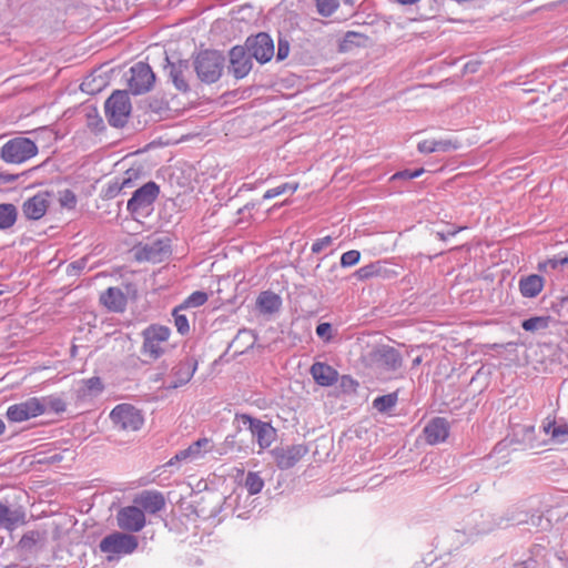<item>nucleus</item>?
Listing matches in <instances>:
<instances>
[{
	"label": "nucleus",
	"mask_w": 568,
	"mask_h": 568,
	"mask_svg": "<svg viewBox=\"0 0 568 568\" xmlns=\"http://www.w3.org/2000/svg\"><path fill=\"white\" fill-rule=\"evenodd\" d=\"M462 527L447 536L453 549L457 550L464 545L473 544L477 537L486 535L494 529V523L489 515L480 510L467 514L462 521Z\"/></svg>",
	"instance_id": "f257e3e1"
},
{
	"label": "nucleus",
	"mask_w": 568,
	"mask_h": 568,
	"mask_svg": "<svg viewBox=\"0 0 568 568\" xmlns=\"http://www.w3.org/2000/svg\"><path fill=\"white\" fill-rule=\"evenodd\" d=\"M193 67L201 82L212 84L222 77L225 58L220 51L203 50L194 58Z\"/></svg>",
	"instance_id": "f03ea898"
},
{
	"label": "nucleus",
	"mask_w": 568,
	"mask_h": 568,
	"mask_svg": "<svg viewBox=\"0 0 568 568\" xmlns=\"http://www.w3.org/2000/svg\"><path fill=\"white\" fill-rule=\"evenodd\" d=\"M171 329L163 325H150L142 331V355L152 361L160 358L168 348Z\"/></svg>",
	"instance_id": "7ed1b4c3"
},
{
	"label": "nucleus",
	"mask_w": 568,
	"mask_h": 568,
	"mask_svg": "<svg viewBox=\"0 0 568 568\" xmlns=\"http://www.w3.org/2000/svg\"><path fill=\"white\" fill-rule=\"evenodd\" d=\"M138 546L139 541L134 535L120 531L105 536L99 544L100 550L106 554L109 561L134 552Z\"/></svg>",
	"instance_id": "20e7f679"
},
{
	"label": "nucleus",
	"mask_w": 568,
	"mask_h": 568,
	"mask_svg": "<svg viewBox=\"0 0 568 568\" xmlns=\"http://www.w3.org/2000/svg\"><path fill=\"white\" fill-rule=\"evenodd\" d=\"M105 116L110 125L123 128L131 114L132 105L126 91H114L104 103Z\"/></svg>",
	"instance_id": "39448f33"
},
{
	"label": "nucleus",
	"mask_w": 568,
	"mask_h": 568,
	"mask_svg": "<svg viewBox=\"0 0 568 568\" xmlns=\"http://www.w3.org/2000/svg\"><path fill=\"white\" fill-rule=\"evenodd\" d=\"M368 359L372 367L381 375H386L387 378L390 377V374L399 371L403 365L399 352L388 345L374 348L369 352Z\"/></svg>",
	"instance_id": "423d86ee"
},
{
	"label": "nucleus",
	"mask_w": 568,
	"mask_h": 568,
	"mask_svg": "<svg viewBox=\"0 0 568 568\" xmlns=\"http://www.w3.org/2000/svg\"><path fill=\"white\" fill-rule=\"evenodd\" d=\"M38 153L37 144L29 138L18 136L7 141L0 152V158L7 163L21 164Z\"/></svg>",
	"instance_id": "0eeeda50"
},
{
	"label": "nucleus",
	"mask_w": 568,
	"mask_h": 568,
	"mask_svg": "<svg viewBox=\"0 0 568 568\" xmlns=\"http://www.w3.org/2000/svg\"><path fill=\"white\" fill-rule=\"evenodd\" d=\"M110 419L114 428L123 432L139 430L144 423L141 410L130 404L116 405L110 413Z\"/></svg>",
	"instance_id": "6e6552de"
},
{
	"label": "nucleus",
	"mask_w": 568,
	"mask_h": 568,
	"mask_svg": "<svg viewBox=\"0 0 568 568\" xmlns=\"http://www.w3.org/2000/svg\"><path fill=\"white\" fill-rule=\"evenodd\" d=\"M133 252L139 262L161 263L171 255L170 240L168 237L149 240L136 245Z\"/></svg>",
	"instance_id": "1a4fd4ad"
},
{
	"label": "nucleus",
	"mask_w": 568,
	"mask_h": 568,
	"mask_svg": "<svg viewBox=\"0 0 568 568\" xmlns=\"http://www.w3.org/2000/svg\"><path fill=\"white\" fill-rule=\"evenodd\" d=\"M239 420L247 430L258 446L264 449L272 445L276 437V430L266 422H262L246 414L236 415Z\"/></svg>",
	"instance_id": "9d476101"
},
{
	"label": "nucleus",
	"mask_w": 568,
	"mask_h": 568,
	"mask_svg": "<svg viewBox=\"0 0 568 568\" xmlns=\"http://www.w3.org/2000/svg\"><path fill=\"white\" fill-rule=\"evenodd\" d=\"M128 74L129 89L135 95L149 92L154 85L155 74L145 62L133 64Z\"/></svg>",
	"instance_id": "9b49d317"
},
{
	"label": "nucleus",
	"mask_w": 568,
	"mask_h": 568,
	"mask_svg": "<svg viewBox=\"0 0 568 568\" xmlns=\"http://www.w3.org/2000/svg\"><path fill=\"white\" fill-rule=\"evenodd\" d=\"M160 187L155 182H148L134 191L132 197L128 201L126 209L130 213L135 214L150 207L156 200Z\"/></svg>",
	"instance_id": "f8f14e48"
},
{
	"label": "nucleus",
	"mask_w": 568,
	"mask_h": 568,
	"mask_svg": "<svg viewBox=\"0 0 568 568\" xmlns=\"http://www.w3.org/2000/svg\"><path fill=\"white\" fill-rule=\"evenodd\" d=\"M42 414V402L40 398L31 397L24 402L9 406L6 416L10 422L21 423Z\"/></svg>",
	"instance_id": "ddd939ff"
},
{
	"label": "nucleus",
	"mask_w": 568,
	"mask_h": 568,
	"mask_svg": "<svg viewBox=\"0 0 568 568\" xmlns=\"http://www.w3.org/2000/svg\"><path fill=\"white\" fill-rule=\"evenodd\" d=\"M245 47L253 58L260 63L268 62L274 55V43L272 38L261 32L246 39Z\"/></svg>",
	"instance_id": "4468645a"
},
{
	"label": "nucleus",
	"mask_w": 568,
	"mask_h": 568,
	"mask_svg": "<svg viewBox=\"0 0 568 568\" xmlns=\"http://www.w3.org/2000/svg\"><path fill=\"white\" fill-rule=\"evenodd\" d=\"M116 521L122 530L138 532L145 526V515L138 506H126L118 511Z\"/></svg>",
	"instance_id": "2eb2a0df"
},
{
	"label": "nucleus",
	"mask_w": 568,
	"mask_h": 568,
	"mask_svg": "<svg viewBox=\"0 0 568 568\" xmlns=\"http://www.w3.org/2000/svg\"><path fill=\"white\" fill-rule=\"evenodd\" d=\"M230 65L229 72L234 75L235 79L245 78L252 69V55L247 51L246 47L236 45L230 51Z\"/></svg>",
	"instance_id": "dca6fc26"
},
{
	"label": "nucleus",
	"mask_w": 568,
	"mask_h": 568,
	"mask_svg": "<svg viewBox=\"0 0 568 568\" xmlns=\"http://www.w3.org/2000/svg\"><path fill=\"white\" fill-rule=\"evenodd\" d=\"M308 449L303 444L276 448L273 452L275 463L280 469H290L295 466L306 454Z\"/></svg>",
	"instance_id": "f3484780"
},
{
	"label": "nucleus",
	"mask_w": 568,
	"mask_h": 568,
	"mask_svg": "<svg viewBox=\"0 0 568 568\" xmlns=\"http://www.w3.org/2000/svg\"><path fill=\"white\" fill-rule=\"evenodd\" d=\"M49 205L50 193L47 191H40L23 202L22 213L26 219L37 221L47 213Z\"/></svg>",
	"instance_id": "a211bd4d"
},
{
	"label": "nucleus",
	"mask_w": 568,
	"mask_h": 568,
	"mask_svg": "<svg viewBox=\"0 0 568 568\" xmlns=\"http://www.w3.org/2000/svg\"><path fill=\"white\" fill-rule=\"evenodd\" d=\"M169 69V77L172 80L176 90L185 93L190 90L189 77L191 75L190 63L187 60H179L178 62H170L169 57H165Z\"/></svg>",
	"instance_id": "6ab92c4d"
},
{
	"label": "nucleus",
	"mask_w": 568,
	"mask_h": 568,
	"mask_svg": "<svg viewBox=\"0 0 568 568\" xmlns=\"http://www.w3.org/2000/svg\"><path fill=\"white\" fill-rule=\"evenodd\" d=\"M426 442L430 445L443 443L449 435V424L443 417L433 418L424 428Z\"/></svg>",
	"instance_id": "aec40b11"
},
{
	"label": "nucleus",
	"mask_w": 568,
	"mask_h": 568,
	"mask_svg": "<svg viewBox=\"0 0 568 568\" xmlns=\"http://www.w3.org/2000/svg\"><path fill=\"white\" fill-rule=\"evenodd\" d=\"M134 503L149 514H156L165 507V499L162 493L158 490H144L135 499Z\"/></svg>",
	"instance_id": "412c9836"
},
{
	"label": "nucleus",
	"mask_w": 568,
	"mask_h": 568,
	"mask_svg": "<svg viewBox=\"0 0 568 568\" xmlns=\"http://www.w3.org/2000/svg\"><path fill=\"white\" fill-rule=\"evenodd\" d=\"M310 373L321 386H332L338 379V373L328 364L316 362L311 366Z\"/></svg>",
	"instance_id": "4be33fe9"
},
{
	"label": "nucleus",
	"mask_w": 568,
	"mask_h": 568,
	"mask_svg": "<svg viewBox=\"0 0 568 568\" xmlns=\"http://www.w3.org/2000/svg\"><path fill=\"white\" fill-rule=\"evenodd\" d=\"M24 521L26 514L21 507L10 508L0 503V528L12 530Z\"/></svg>",
	"instance_id": "5701e85b"
},
{
	"label": "nucleus",
	"mask_w": 568,
	"mask_h": 568,
	"mask_svg": "<svg viewBox=\"0 0 568 568\" xmlns=\"http://www.w3.org/2000/svg\"><path fill=\"white\" fill-rule=\"evenodd\" d=\"M100 302L110 311L123 312L126 306V296L119 287H109L100 296Z\"/></svg>",
	"instance_id": "b1692460"
},
{
	"label": "nucleus",
	"mask_w": 568,
	"mask_h": 568,
	"mask_svg": "<svg viewBox=\"0 0 568 568\" xmlns=\"http://www.w3.org/2000/svg\"><path fill=\"white\" fill-rule=\"evenodd\" d=\"M196 365L195 361L186 359L175 366L173 369L174 381L171 382L169 388H178L189 383L196 371Z\"/></svg>",
	"instance_id": "393cba45"
},
{
	"label": "nucleus",
	"mask_w": 568,
	"mask_h": 568,
	"mask_svg": "<svg viewBox=\"0 0 568 568\" xmlns=\"http://www.w3.org/2000/svg\"><path fill=\"white\" fill-rule=\"evenodd\" d=\"M544 277L537 274H530L519 280V291L524 297H536L544 287Z\"/></svg>",
	"instance_id": "a878e982"
},
{
	"label": "nucleus",
	"mask_w": 568,
	"mask_h": 568,
	"mask_svg": "<svg viewBox=\"0 0 568 568\" xmlns=\"http://www.w3.org/2000/svg\"><path fill=\"white\" fill-rule=\"evenodd\" d=\"M257 306L263 313H274L281 306V297L270 291L262 292L257 297Z\"/></svg>",
	"instance_id": "bb28decb"
},
{
	"label": "nucleus",
	"mask_w": 568,
	"mask_h": 568,
	"mask_svg": "<svg viewBox=\"0 0 568 568\" xmlns=\"http://www.w3.org/2000/svg\"><path fill=\"white\" fill-rule=\"evenodd\" d=\"M18 216L17 207L11 203L0 204V230H8L14 225Z\"/></svg>",
	"instance_id": "cd10ccee"
},
{
	"label": "nucleus",
	"mask_w": 568,
	"mask_h": 568,
	"mask_svg": "<svg viewBox=\"0 0 568 568\" xmlns=\"http://www.w3.org/2000/svg\"><path fill=\"white\" fill-rule=\"evenodd\" d=\"M544 429L546 434H549L551 439L556 443L564 444L568 442V425H556V423H548V425L544 426Z\"/></svg>",
	"instance_id": "c85d7f7f"
},
{
	"label": "nucleus",
	"mask_w": 568,
	"mask_h": 568,
	"mask_svg": "<svg viewBox=\"0 0 568 568\" xmlns=\"http://www.w3.org/2000/svg\"><path fill=\"white\" fill-rule=\"evenodd\" d=\"M244 487L250 495H256L263 489L264 480L258 473L248 471L244 480Z\"/></svg>",
	"instance_id": "c756f323"
},
{
	"label": "nucleus",
	"mask_w": 568,
	"mask_h": 568,
	"mask_svg": "<svg viewBox=\"0 0 568 568\" xmlns=\"http://www.w3.org/2000/svg\"><path fill=\"white\" fill-rule=\"evenodd\" d=\"M397 399V393L378 396L373 400V407L382 413L388 412L396 405Z\"/></svg>",
	"instance_id": "7c9ffc66"
},
{
	"label": "nucleus",
	"mask_w": 568,
	"mask_h": 568,
	"mask_svg": "<svg viewBox=\"0 0 568 568\" xmlns=\"http://www.w3.org/2000/svg\"><path fill=\"white\" fill-rule=\"evenodd\" d=\"M40 400L42 402L43 413L51 410L59 414L63 413L67 408L65 402L59 396L42 397Z\"/></svg>",
	"instance_id": "2f4dec72"
},
{
	"label": "nucleus",
	"mask_w": 568,
	"mask_h": 568,
	"mask_svg": "<svg viewBox=\"0 0 568 568\" xmlns=\"http://www.w3.org/2000/svg\"><path fill=\"white\" fill-rule=\"evenodd\" d=\"M568 264V254L561 256L556 255L551 258H548L547 261L540 262L538 264V270L540 272H547L548 270H556L559 266H564Z\"/></svg>",
	"instance_id": "473e14b6"
},
{
	"label": "nucleus",
	"mask_w": 568,
	"mask_h": 568,
	"mask_svg": "<svg viewBox=\"0 0 568 568\" xmlns=\"http://www.w3.org/2000/svg\"><path fill=\"white\" fill-rule=\"evenodd\" d=\"M547 326L548 318L542 316L527 318L521 324V327L527 332H536L539 329L547 328Z\"/></svg>",
	"instance_id": "72a5a7b5"
},
{
	"label": "nucleus",
	"mask_w": 568,
	"mask_h": 568,
	"mask_svg": "<svg viewBox=\"0 0 568 568\" xmlns=\"http://www.w3.org/2000/svg\"><path fill=\"white\" fill-rule=\"evenodd\" d=\"M297 187H298L297 183H283L276 187L267 190L264 193L263 199H265V200L273 199V197H276V196L287 193V192L294 193L297 190Z\"/></svg>",
	"instance_id": "f704fd0d"
},
{
	"label": "nucleus",
	"mask_w": 568,
	"mask_h": 568,
	"mask_svg": "<svg viewBox=\"0 0 568 568\" xmlns=\"http://www.w3.org/2000/svg\"><path fill=\"white\" fill-rule=\"evenodd\" d=\"M184 306H180L173 311L174 325L181 335H185L190 331L189 320L185 315L181 314V310Z\"/></svg>",
	"instance_id": "c9c22d12"
},
{
	"label": "nucleus",
	"mask_w": 568,
	"mask_h": 568,
	"mask_svg": "<svg viewBox=\"0 0 568 568\" xmlns=\"http://www.w3.org/2000/svg\"><path fill=\"white\" fill-rule=\"evenodd\" d=\"M338 0H316L317 12L323 17L332 16L338 8Z\"/></svg>",
	"instance_id": "e433bc0d"
},
{
	"label": "nucleus",
	"mask_w": 568,
	"mask_h": 568,
	"mask_svg": "<svg viewBox=\"0 0 568 568\" xmlns=\"http://www.w3.org/2000/svg\"><path fill=\"white\" fill-rule=\"evenodd\" d=\"M211 440L207 438H200L194 442L192 445L187 447V449L192 450V460H195L202 457V452H207L210 449Z\"/></svg>",
	"instance_id": "4c0bfd02"
},
{
	"label": "nucleus",
	"mask_w": 568,
	"mask_h": 568,
	"mask_svg": "<svg viewBox=\"0 0 568 568\" xmlns=\"http://www.w3.org/2000/svg\"><path fill=\"white\" fill-rule=\"evenodd\" d=\"M207 301V295L204 292L196 291L192 293L184 302V307H197Z\"/></svg>",
	"instance_id": "58836bf2"
},
{
	"label": "nucleus",
	"mask_w": 568,
	"mask_h": 568,
	"mask_svg": "<svg viewBox=\"0 0 568 568\" xmlns=\"http://www.w3.org/2000/svg\"><path fill=\"white\" fill-rule=\"evenodd\" d=\"M361 258V253L356 250H351L343 253L341 257V265L343 267H349L358 263Z\"/></svg>",
	"instance_id": "ea45409f"
},
{
	"label": "nucleus",
	"mask_w": 568,
	"mask_h": 568,
	"mask_svg": "<svg viewBox=\"0 0 568 568\" xmlns=\"http://www.w3.org/2000/svg\"><path fill=\"white\" fill-rule=\"evenodd\" d=\"M436 152H447L459 148V142L453 139L435 140Z\"/></svg>",
	"instance_id": "a19ab883"
},
{
	"label": "nucleus",
	"mask_w": 568,
	"mask_h": 568,
	"mask_svg": "<svg viewBox=\"0 0 568 568\" xmlns=\"http://www.w3.org/2000/svg\"><path fill=\"white\" fill-rule=\"evenodd\" d=\"M60 204L67 209H73L77 204L75 194L71 190H63L60 192Z\"/></svg>",
	"instance_id": "79ce46f5"
},
{
	"label": "nucleus",
	"mask_w": 568,
	"mask_h": 568,
	"mask_svg": "<svg viewBox=\"0 0 568 568\" xmlns=\"http://www.w3.org/2000/svg\"><path fill=\"white\" fill-rule=\"evenodd\" d=\"M122 190L123 189L119 182V178H114L109 182L106 189L103 191V194L105 199H113L118 196Z\"/></svg>",
	"instance_id": "37998d69"
},
{
	"label": "nucleus",
	"mask_w": 568,
	"mask_h": 568,
	"mask_svg": "<svg viewBox=\"0 0 568 568\" xmlns=\"http://www.w3.org/2000/svg\"><path fill=\"white\" fill-rule=\"evenodd\" d=\"M139 173L136 170H128L123 176L119 178V182L122 189H131L134 186V182L138 179Z\"/></svg>",
	"instance_id": "c03bdc74"
},
{
	"label": "nucleus",
	"mask_w": 568,
	"mask_h": 568,
	"mask_svg": "<svg viewBox=\"0 0 568 568\" xmlns=\"http://www.w3.org/2000/svg\"><path fill=\"white\" fill-rule=\"evenodd\" d=\"M377 273V267L376 265L374 264H369V265H365L361 268H358L356 272H355V276L358 278V280H366V278H369L372 277L373 275H375Z\"/></svg>",
	"instance_id": "a18cd8bd"
},
{
	"label": "nucleus",
	"mask_w": 568,
	"mask_h": 568,
	"mask_svg": "<svg viewBox=\"0 0 568 568\" xmlns=\"http://www.w3.org/2000/svg\"><path fill=\"white\" fill-rule=\"evenodd\" d=\"M88 126L92 130H99L102 128L103 121L99 116L97 109H92L88 114Z\"/></svg>",
	"instance_id": "49530a36"
},
{
	"label": "nucleus",
	"mask_w": 568,
	"mask_h": 568,
	"mask_svg": "<svg viewBox=\"0 0 568 568\" xmlns=\"http://www.w3.org/2000/svg\"><path fill=\"white\" fill-rule=\"evenodd\" d=\"M185 460H192V450L191 449H183L176 453L169 462L168 466H173L176 463L185 462Z\"/></svg>",
	"instance_id": "de8ad7c7"
},
{
	"label": "nucleus",
	"mask_w": 568,
	"mask_h": 568,
	"mask_svg": "<svg viewBox=\"0 0 568 568\" xmlns=\"http://www.w3.org/2000/svg\"><path fill=\"white\" fill-rule=\"evenodd\" d=\"M333 327L329 323H321L316 327V334L324 341H331Z\"/></svg>",
	"instance_id": "09e8293b"
},
{
	"label": "nucleus",
	"mask_w": 568,
	"mask_h": 568,
	"mask_svg": "<svg viewBox=\"0 0 568 568\" xmlns=\"http://www.w3.org/2000/svg\"><path fill=\"white\" fill-rule=\"evenodd\" d=\"M85 386L90 394H99L103 389V384L99 377H91L85 381Z\"/></svg>",
	"instance_id": "8fccbe9b"
},
{
	"label": "nucleus",
	"mask_w": 568,
	"mask_h": 568,
	"mask_svg": "<svg viewBox=\"0 0 568 568\" xmlns=\"http://www.w3.org/2000/svg\"><path fill=\"white\" fill-rule=\"evenodd\" d=\"M87 263H88V258L87 257L79 258V260L70 263L67 266V273L69 275H75L78 272H80V271L85 268Z\"/></svg>",
	"instance_id": "3c124183"
},
{
	"label": "nucleus",
	"mask_w": 568,
	"mask_h": 568,
	"mask_svg": "<svg viewBox=\"0 0 568 568\" xmlns=\"http://www.w3.org/2000/svg\"><path fill=\"white\" fill-rule=\"evenodd\" d=\"M290 53V43L286 40L280 39L277 43L276 60L283 61Z\"/></svg>",
	"instance_id": "603ef678"
},
{
	"label": "nucleus",
	"mask_w": 568,
	"mask_h": 568,
	"mask_svg": "<svg viewBox=\"0 0 568 568\" xmlns=\"http://www.w3.org/2000/svg\"><path fill=\"white\" fill-rule=\"evenodd\" d=\"M333 239L331 236H324L322 239H318L312 244V252L316 254L321 253L324 248L331 245Z\"/></svg>",
	"instance_id": "864d4df0"
},
{
	"label": "nucleus",
	"mask_w": 568,
	"mask_h": 568,
	"mask_svg": "<svg viewBox=\"0 0 568 568\" xmlns=\"http://www.w3.org/2000/svg\"><path fill=\"white\" fill-rule=\"evenodd\" d=\"M417 149L420 153L436 152L435 140H425L418 143Z\"/></svg>",
	"instance_id": "5fc2aeb1"
},
{
	"label": "nucleus",
	"mask_w": 568,
	"mask_h": 568,
	"mask_svg": "<svg viewBox=\"0 0 568 568\" xmlns=\"http://www.w3.org/2000/svg\"><path fill=\"white\" fill-rule=\"evenodd\" d=\"M235 445V436L234 435H229L226 436L224 443L222 444V446L217 449V453L219 454H226L229 453L230 450L233 449Z\"/></svg>",
	"instance_id": "6e6d98bb"
},
{
	"label": "nucleus",
	"mask_w": 568,
	"mask_h": 568,
	"mask_svg": "<svg viewBox=\"0 0 568 568\" xmlns=\"http://www.w3.org/2000/svg\"><path fill=\"white\" fill-rule=\"evenodd\" d=\"M342 387L346 390H355L358 386V383L354 381L351 376L344 375L342 377Z\"/></svg>",
	"instance_id": "4d7b16f0"
},
{
	"label": "nucleus",
	"mask_w": 568,
	"mask_h": 568,
	"mask_svg": "<svg viewBox=\"0 0 568 568\" xmlns=\"http://www.w3.org/2000/svg\"><path fill=\"white\" fill-rule=\"evenodd\" d=\"M18 174L7 173L3 171H0V186L9 183H13L18 180Z\"/></svg>",
	"instance_id": "13d9d810"
},
{
	"label": "nucleus",
	"mask_w": 568,
	"mask_h": 568,
	"mask_svg": "<svg viewBox=\"0 0 568 568\" xmlns=\"http://www.w3.org/2000/svg\"><path fill=\"white\" fill-rule=\"evenodd\" d=\"M390 179L393 181H395V180H410V171L409 170H404V171L396 172Z\"/></svg>",
	"instance_id": "bf43d9fd"
},
{
	"label": "nucleus",
	"mask_w": 568,
	"mask_h": 568,
	"mask_svg": "<svg viewBox=\"0 0 568 568\" xmlns=\"http://www.w3.org/2000/svg\"><path fill=\"white\" fill-rule=\"evenodd\" d=\"M361 36L355 32H347L345 36V42H353V39L359 38Z\"/></svg>",
	"instance_id": "052dcab7"
},
{
	"label": "nucleus",
	"mask_w": 568,
	"mask_h": 568,
	"mask_svg": "<svg viewBox=\"0 0 568 568\" xmlns=\"http://www.w3.org/2000/svg\"><path fill=\"white\" fill-rule=\"evenodd\" d=\"M423 172H424V170H423V169H418V170H415V171H410V179L418 178Z\"/></svg>",
	"instance_id": "680f3d73"
},
{
	"label": "nucleus",
	"mask_w": 568,
	"mask_h": 568,
	"mask_svg": "<svg viewBox=\"0 0 568 568\" xmlns=\"http://www.w3.org/2000/svg\"><path fill=\"white\" fill-rule=\"evenodd\" d=\"M420 363H422V357H420V356H417L416 358H414V359H413L412 366H413V367H416V366H418Z\"/></svg>",
	"instance_id": "e2e57ef3"
},
{
	"label": "nucleus",
	"mask_w": 568,
	"mask_h": 568,
	"mask_svg": "<svg viewBox=\"0 0 568 568\" xmlns=\"http://www.w3.org/2000/svg\"><path fill=\"white\" fill-rule=\"evenodd\" d=\"M6 432V424L0 418V436Z\"/></svg>",
	"instance_id": "0e129e2a"
},
{
	"label": "nucleus",
	"mask_w": 568,
	"mask_h": 568,
	"mask_svg": "<svg viewBox=\"0 0 568 568\" xmlns=\"http://www.w3.org/2000/svg\"><path fill=\"white\" fill-rule=\"evenodd\" d=\"M88 85V82L84 81L82 84H81V89L82 91H87V92H90V93H93V90H87L85 87Z\"/></svg>",
	"instance_id": "69168bd1"
},
{
	"label": "nucleus",
	"mask_w": 568,
	"mask_h": 568,
	"mask_svg": "<svg viewBox=\"0 0 568 568\" xmlns=\"http://www.w3.org/2000/svg\"><path fill=\"white\" fill-rule=\"evenodd\" d=\"M31 540H33V539H32V538H30V537H28V536H24V537L21 539V542H22L23 545H27V542H28V541H31Z\"/></svg>",
	"instance_id": "338daca9"
},
{
	"label": "nucleus",
	"mask_w": 568,
	"mask_h": 568,
	"mask_svg": "<svg viewBox=\"0 0 568 568\" xmlns=\"http://www.w3.org/2000/svg\"><path fill=\"white\" fill-rule=\"evenodd\" d=\"M345 4H354L355 0H343Z\"/></svg>",
	"instance_id": "774afa93"
}]
</instances>
